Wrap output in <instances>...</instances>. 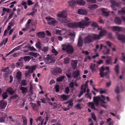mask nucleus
I'll use <instances>...</instances> for the list:
<instances>
[{
    "instance_id": "nucleus-1",
    "label": "nucleus",
    "mask_w": 125,
    "mask_h": 125,
    "mask_svg": "<svg viewBox=\"0 0 125 125\" xmlns=\"http://www.w3.org/2000/svg\"><path fill=\"white\" fill-rule=\"evenodd\" d=\"M91 22V21L86 22L83 20L78 22L70 23L68 24V27L71 28H76L79 27L80 28H84L85 27L89 25Z\"/></svg>"
},
{
    "instance_id": "nucleus-2",
    "label": "nucleus",
    "mask_w": 125,
    "mask_h": 125,
    "mask_svg": "<svg viewBox=\"0 0 125 125\" xmlns=\"http://www.w3.org/2000/svg\"><path fill=\"white\" fill-rule=\"evenodd\" d=\"M105 99V97L104 96L101 95L100 97L97 96L94 97L93 100L95 105L97 106L99 104V101H100L101 102L100 104V106L106 109L107 106L105 105V104H106V102L104 101Z\"/></svg>"
},
{
    "instance_id": "nucleus-3",
    "label": "nucleus",
    "mask_w": 125,
    "mask_h": 125,
    "mask_svg": "<svg viewBox=\"0 0 125 125\" xmlns=\"http://www.w3.org/2000/svg\"><path fill=\"white\" fill-rule=\"evenodd\" d=\"M63 47L62 49L63 51H66L68 54L73 53L74 51L73 48L72 46L68 44L66 45H62Z\"/></svg>"
},
{
    "instance_id": "nucleus-4",
    "label": "nucleus",
    "mask_w": 125,
    "mask_h": 125,
    "mask_svg": "<svg viewBox=\"0 0 125 125\" xmlns=\"http://www.w3.org/2000/svg\"><path fill=\"white\" fill-rule=\"evenodd\" d=\"M80 71L77 69H76L75 71H73V72L72 76L74 79H76V80H79L80 79Z\"/></svg>"
},
{
    "instance_id": "nucleus-5",
    "label": "nucleus",
    "mask_w": 125,
    "mask_h": 125,
    "mask_svg": "<svg viewBox=\"0 0 125 125\" xmlns=\"http://www.w3.org/2000/svg\"><path fill=\"white\" fill-rule=\"evenodd\" d=\"M45 19L47 20L49 24L52 25H55L56 24V21L53 18L48 17H46Z\"/></svg>"
},
{
    "instance_id": "nucleus-6",
    "label": "nucleus",
    "mask_w": 125,
    "mask_h": 125,
    "mask_svg": "<svg viewBox=\"0 0 125 125\" xmlns=\"http://www.w3.org/2000/svg\"><path fill=\"white\" fill-rule=\"evenodd\" d=\"M44 60L47 64L54 63V60L52 58V56H50L49 54L47 55L46 57L44 58Z\"/></svg>"
},
{
    "instance_id": "nucleus-7",
    "label": "nucleus",
    "mask_w": 125,
    "mask_h": 125,
    "mask_svg": "<svg viewBox=\"0 0 125 125\" xmlns=\"http://www.w3.org/2000/svg\"><path fill=\"white\" fill-rule=\"evenodd\" d=\"M93 41L91 35H88L85 37L84 39V43L85 44H89Z\"/></svg>"
},
{
    "instance_id": "nucleus-8",
    "label": "nucleus",
    "mask_w": 125,
    "mask_h": 125,
    "mask_svg": "<svg viewBox=\"0 0 125 125\" xmlns=\"http://www.w3.org/2000/svg\"><path fill=\"white\" fill-rule=\"evenodd\" d=\"M103 47L104 48L103 51L104 54V55L109 54L110 52V50L109 49L107 48L106 46H104L103 44H101L100 45V50H101Z\"/></svg>"
},
{
    "instance_id": "nucleus-9",
    "label": "nucleus",
    "mask_w": 125,
    "mask_h": 125,
    "mask_svg": "<svg viewBox=\"0 0 125 125\" xmlns=\"http://www.w3.org/2000/svg\"><path fill=\"white\" fill-rule=\"evenodd\" d=\"M67 15L66 11L63 10L61 12H59L57 15V16L58 17L62 18L61 19H63L66 17Z\"/></svg>"
},
{
    "instance_id": "nucleus-10",
    "label": "nucleus",
    "mask_w": 125,
    "mask_h": 125,
    "mask_svg": "<svg viewBox=\"0 0 125 125\" xmlns=\"http://www.w3.org/2000/svg\"><path fill=\"white\" fill-rule=\"evenodd\" d=\"M52 73L54 75H56L62 73V70L60 68H57L51 71Z\"/></svg>"
},
{
    "instance_id": "nucleus-11",
    "label": "nucleus",
    "mask_w": 125,
    "mask_h": 125,
    "mask_svg": "<svg viewBox=\"0 0 125 125\" xmlns=\"http://www.w3.org/2000/svg\"><path fill=\"white\" fill-rule=\"evenodd\" d=\"M116 35H117L118 39L122 42H125V37L124 35L119 34L118 32L116 33Z\"/></svg>"
},
{
    "instance_id": "nucleus-12",
    "label": "nucleus",
    "mask_w": 125,
    "mask_h": 125,
    "mask_svg": "<svg viewBox=\"0 0 125 125\" xmlns=\"http://www.w3.org/2000/svg\"><path fill=\"white\" fill-rule=\"evenodd\" d=\"M105 63L107 65H112V64L113 62L111 57L109 56H107Z\"/></svg>"
},
{
    "instance_id": "nucleus-13",
    "label": "nucleus",
    "mask_w": 125,
    "mask_h": 125,
    "mask_svg": "<svg viewBox=\"0 0 125 125\" xmlns=\"http://www.w3.org/2000/svg\"><path fill=\"white\" fill-rule=\"evenodd\" d=\"M7 102L5 101L4 100L0 101V109H5L7 105Z\"/></svg>"
},
{
    "instance_id": "nucleus-14",
    "label": "nucleus",
    "mask_w": 125,
    "mask_h": 125,
    "mask_svg": "<svg viewBox=\"0 0 125 125\" xmlns=\"http://www.w3.org/2000/svg\"><path fill=\"white\" fill-rule=\"evenodd\" d=\"M36 35L38 38L42 39L45 38V33L44 31L39 32L37 33Z\"/></svg>"
},
{
    "instance_id": "nucleus-15",
    "label": "nucleus",
    "mask_w": 125,
    "mask_h": 125,
    "mask_svg": "<svg viewBox=\"0 0 125 125\" xmlns=\"http://www.w3.org/2000/svg\"><path fill=\"white\" fill-rule=\"evenodd\" d=\"M59 21L62 23H66L68 25V24L70 22V20L69 19H67L65 18L63 19H59Z\"/></svg>"
},
{
    "instance_id": "nucleus-16",
    "label": "nucleus",
    "mask_w": 125,
    "mask_h": 125,
    "mask_svg": "<svg viewBox=\"0 0 125 125\" xmlns=\"http://www.w3.org/2000/svg\"><path fill=\"white\" fill-rule=\"evenodd\" d=\"M83 44V40L81 37H79L78 41L77 46L78 47H81Z\"/></svg>"
},
{
    "instance_id": "nucleus-17",
    "label": "nucleus",
    "mask_w": 125,
    "mask_h": 125,
    "mask_svg": "<svg viewBox=\"0 0 125 125\" xmlns=\"http://www.w3.org/2000/svg\"><path fill=\"white\" fill-rule=\"evenodd\" d=\"M77 62V60H72L71 63V66L73 69H75L76 68Z\"/></svg>"
},
{
    "instance_id": "nucleus-18",
    "label": "nucleus",
    "mask_w": 125,
    "mask_h": 125,
    "mask_svg": "<svg viewBox=\"0 0 125 125\" xmlns=\"http://www.w3.org/2000/svg\"><path fill=\"white\" fill-rule=\"evenodd\" d=\"M112 28L114 31H119L122 30L123 28L122 27H119L114 26L112 27Z\"/></svg>"
},
{
    "instance_id": "nucleus-19",
    "label": "nucleus",
    "mask_w": 125,
    "mask_h": 125,
    "mask_svg": "<svg viewBox=\"0 0 125 125\" xmlns=\"http://www.w3.org/2000/svg\"><path fill=\"white\" fill-rule=\"evenodd\" d=\"M114 22L115 24L117 25H120L121 23V21L119 17H116L115 18Z\"/></svg>"
},
{
    "instance_id": "nucleus-20",
    "label": "nucleus",
    "mask_w": 125,
    "mask_h": 125,
    "mask_svg": "<svg viewBox=\"0 0 125 125\" xmlns=\"http://www.w3.org/2000/svg\"><path fill=\"white\" fill-rule=\"evenodd\" d=\"M22 73L20 72H17L16 75V78L17 79L18 81H20L21 79Z\"/></svg>"
},
{
    "instance_id": "nucleus-21",
    "label": "nucleus",
    "mask_w": 125,
    "mask_h": 125,
    "mask_svg": "<svg viewBox=\"0 0 125 125\" xmlns=\"http://www.w3.org/2000/svg\"><path fill=\"white\" fill-rule=\"evenodd\" d=\"M91 35L93 41L95 40H99L101 37L99 34L98 35L94 34Z\"/></svg>"
},
{
    "instance_id": "nucleus-22",
    "label": "nucleus",
    "mask_w": 125,
    "mask_h": 125,
    "mask_svg": "<svg viewBox=\"0 0 125 125\" xmlns=\"http://www.w3.org/2000/svg\"><path fill=\"white\" fill-rule=\"evenodd\" d=\"M69 6L73 7L74 6L75 4L76 3V1H75L74 0H70V1L68 2Z\"/></svg>"
},
{
    "instance_id": "nucleus-23",
    "label": "nucleus",
    "mask_w": 125,
    "mask_h": 125,
    "mask_svg": "<svg viewBox=\"0 0 125 125\" xmlns=\"http://www.w3.org/2000/svg\"><path fill=\"white\" fill-rule=\"evenodd\" d=\"M78 12L79 14L82 15L86 14L87 13V12L86 10L83 9L79 10Z\"/></svg>"
},
{
    "instance_id": "nucleus-24",
    "label": "nucleus",
    "mask_w": 125,
    "mask_h": 125,
    "mask_svg": "<svg viewBox=\"0 0 125 125\" xmlns=\"http://www.w3.org/2000/svg\"><path fill=\"white\" fill-rule=\"evenodd\" d=\"M76 3L82 6L85 4V2L83 0H76Z\"/></svg>"
},
{
    "instance_id": "nucleus-25",
    "label": "nucleus",
    "mask_w": 125,
    "mask_h": 125,
    "mask_svg": "<svg viewBox=\"0 0 125 125\" xmlns=\"http://www.w3.org/2000/svg\"><path fill=\"white\" fill-rule=\"evenodd\" d=\"M96 65L95 64L92 63L90 67V68L92 72H94L96 70L95 68Z\"/></svg>"
},
{
    "instance_id": "nucleus-26",
    "label": "nucleus",
    "mask_w": 125,
    "mask_h": 125,
    "mask_svg": "<svg viewBox=\"0 0 125 125\" xmlns=\"http://www.w3.org/2000/svg\"><path fill=\"white\" fill-rule=\"evenodd\" d=\"M68 97V95H66L64 94H63L60 95V99L63 100H67Z\"/></svg>"
},
{
    "instance_id": "nucleus-27",
    "label": "nucleus",
    "mask_w": 125,
    "mask_h": 125,
    "mask_svg": "<svg viewBox=\"0 0 125 125\" xmlns=\"http://www.w3.org/2000/svg\"><path fill=\"white\" fill-rule=\"evenodd\" d=\"M20 90L21 91L23 94H26L28 91V88L27 87L21 86L20 88Z\"/></svg>"
},
{
    "instance_id": "nucleus-28",
    "label": "nucleus",
    "mask_w": 125,
    "mask_h": 125,
    "mask_svg": "<svg viewBox=\"0 0 125 125\" xmlns=\"http://www.w3.org/2000/svg\"><path fill=\"white\" fill-rule=\"evenodd\" d=\"M7 92H9V94L11 95L13 94L14 93V91L13 90L12 88L9 87L6 90Z\"/></svg>"
},
{
    "instance_id": "nucleus-29",
    "label": "nucleus",
    "mask_w": 125,
    "mask_h": 125,
    "mask_svg": "<svg viewBox=\"0 0 125 125\" xmlns=\"http://www.w3.org/2000/svg\"><path fill=\"white\" fill-rule=\"evenodd\" d=\"M49 48L48 47L43 46L41 49L43 52L44 54H46Z\"/></svg>"
},
{
    "instance_id": "nucleus-30",
    "label": "nucleus",
    "mask_w": 125,
    "mask_h": 125,
    "mask_svg": "<svg viewBox=\"0 0 125 125\" xmlns=\"http://www.w3.org/2000/svg\"><path fill=\"white\" fill-rule=\"evenodd\" d=\"M106 33V31L105 30H102L99 33V34L101 37L105 35Z\"/></svg>"
},
{
    "instance_id": "nucleus-31",
    "label": "nucleus",
    "mask_w": 125,
    "mask_h": 125,
    "mask_svg": "<svg viewBox=\"0 0 125 125\" xmlns=\"http://www.w3.org/2000/svg\"><path fill=\"white\" fill-rule=\"evenodd\" d=\"M35 46L37 48H38L39 49H41V43L39 41L36 42L35 44Z\"/></svg>"
},
{
    "instance_id": "nucleus-32",
    "label": "nucleus",
    "mask_w": 125,
    "mask_h": 125,
    "mask_svg": "<svg viewBox=\"0 0 125 125\" xmlns=\"http://www.w3.org/2000/svg\"><path fill=\"white\" fill-rule=\"evenodd\" d=\"M18 50L17 48V47L15 48H14L11 51H10V52H9L6 55V56H5V57H6L7 56H8L10 54H11L12 53L14 52L15 51H17Z\"/></svg>"
},
{
    "instance_id": "nucleus-33",
    "label": "nucleus",
    "mask_w": 125,
    "mask_h": 125,
    "mask_svg": "<svg viewBox=\"0 0 125 125\" xmlns=\"http://www.w3.org/2000/svg\"><path fill=\"white\" fill-rule=\"evenodd\" d=\"M114 71L116 73L118 74L119 73V66L118 64H117L114 69Z\"/></svg>"
},
{
    "instance_id": "nucleus-34",
    "label": "nucleus",
    "mask_w": 125,
    "mask_h": 125,
    "mask_svg": "<svg viewBox=\"0 0 125 125\" xmlns=\"http://www.w3.org/2000/svg\"><path fill=\"white\" fill-rule=\"evenodd\" d=\"M24 60L25 62L28 61V62L31 59V57L29 56H24L23 57Z\"/></svg>"
},
{
    "instance_id": "nucleus-35",
    "label": "nucleus",
    "mask_w": 125,
    "mask_h": 125,
    "mask_svg": "<svg viewBox=\"0 0 125 125\" xmlns=\"http://www.w3.org/2000/svg\"><path fill=\"white\" fill-rule=\"evenodd\" d=\"M88 106L90 107L91 109H95V108L94 103L92 102H89L88 103Z\"/></svg>"
},
{
    "instance_id": "nucleus-36",
    "label": "nucleus",
    "mask_w": 125,
    "mask_h": 125,
    "mask_svg": "<svg viewBox=\"0 0 125 125\" xmlns=\"http://www.w3.org/2000/svg\"><path fill=\"white\" fill-rule=\"evenodd\" d=\"M65 77L64 76H61L58 78L56 79L57 82H60L62 81Z\"/></svg>"
},
{
    "instance_id": "nucleus-37",
    "label": "nucleus",
    "mask_w": 125,
    "mask_h": 125,
    "mask_svg": "<svg viewBox=\"0 0 125 125\" xmlns=\"http://www.w3.org/2000/svg\"><path fill=\"white\" fill-rule=\"evenodd\" d=\"M31 103L32 104V107L33 109L34 110H37L38 108L37 105L35 103Z\"/></svg>"
},
{
    "instance_id": "nucleus-38",
    "label": "nucleus",
    "mask_w": 125,
    "mask_h": 125,
    "mask_svg": "<svg viewBox=\"0 0 125 125\" xmlns=\"http://www.w3.org/2000/svg\"><path fill=\"white\" fill-rule=\"evenodd\" d=\"M2 97H3V99H5L8 97V95H7V94L5 92H4L2 94Z\"/></svg>"
},
{
    "instance_id": "nucleus-39",
    "label": "nucleus",
    "mask_w": 125,
    "mask_h": 125,
    "mask_svg": "<svg viewBox=\"0 0 125 125\" xmlns=\"http://www.w3.org/2000/svg\"><path fill=\"white\" fill-rule=\"evenodd\" d=\"M18 96V95L16 94L13 95V96L10 97V100L13 99H17L19 98Z\"/></svg>"
},
{
    "instance_id": "nucleus-40",
    "label": "nucleus",
    "mask_w": 125,
    "mask_h": 125,
    "mask_svg": "<svg viewBox=\"0 0 125 125\" xmlns=\"http://www.w3.org/2000/svg\"><path fill=\"white\" fill-rule=\"evenodd\" d=\"M27 84L26 81L25 80H23L22 81L21 83V86H25Z\"/></svg>"
},
{
    "instance_id": "nucleus-41",
    "label": "nucleus",
    "mask_w": 125,
    "mask_h": 125,
    "mask_svg": "<svg viewBox=\"0 0 125 125\" xmlns=\"http://www.w3.org/2000/svg\"><path fill=\"white\" fill-rule=\"evenodd\" d=\"M102 14L103 15L107 16L108 15V12H106L104 9H102Z\"/></svg>"
},
{
    "instance_id": "nucleus-42",
    "label": "nucleus",
    "mask_w": 125,
    "mask_h": 125,
    "mask_svg": "<svg viewBox=\"0 0 125 125\" xmlns=\"http://www.w3.org/2000/svg\"><path fill=\"white\" fill-rule=\"evenodd\" d=\"M112 4H113L115 6H116L117 7H119L120 6L119 3H118L116 2L115 1H113L112 2Z\"/></svg>"
},
{
    "instance_id": "nucleus-43",
    "label": "nucleus",
    "mask_w": 125,
    "mask_h": 125,
    "mask_svg": "<svg viewBox=\"0 0 125 125\" xmlns=\"http://www.w3.org/2000/svg\"><path fill=\"white\" fill-rule=\"evenodd\" d=\"M118 13L119 14H124L125 13V10L122 9L121 10L118 11Z\"/></svg>"
},
{
    "instance_id": "nucleus-44",
    "label": "nucleus",
    "mask_w": 125,
    "mask_h": 125,
    "mask_svg": "<svg viewBox=\"0 0 125 125\" xmlns=\"http://www.w3.org/2000/svg\"><path fill=\"white\" fill-rule=\"evenodd\" d=\"M9 67H8L3 68L2 70V71L5 72H9Z\"/></svg>"
},
{
    "instance_id": "nucleus-45",
    "label": "nucleus",
    "mask_w": 125,
    "mask_h": 125,
    "mask_svg": "<svg viewBox=\"0 0 125 125\" xmlns=\"http://www.w3.org/2000/svg\"><path fill=\"white\" fill-rule=\"evenodd\" d=\"M52 52L53 54L56 56L58 54V52L54 48H53L52 50Z\"/></svg>"
},
{
    "instance_id": "nucleus-46",
    "label": "nucleus",
    "mask_w": 125,
    "mask_h": 125,
    "mask_svg": "<svg viewBox=\"0 0 125 125\" xmlns=\"http://www.w3.org/2000/svg\"><path fill=\"white\" fill-rule=\"evenodd\" d=\"M55 89V91L56 92H57L59 91V85L57 84L55 85L54 87Z\"/></svg>"
},
{
    "instance_id": "nucleus-47",
    "label": "nucleus",
    "mask_w": 125,
    "mask_h": 125,
    "mask_svg": "<svg viewBox=\"0 0 125 125\" xmlns=\"http://www.w3.org/2000/svg\"><path fill=\"white\" fill-rule=\"evenodd\" d=\"M28 49L31 51H36L37 50L35 49L34 47H33L29 46Z\"/></svg>"
},
{
    "instance_id": "nucleus-48",
    "label": "nucleus",
    "mask_w": 125,
    "mask_h": 125,
    "mask_svg": "<svg viewBox=\"0 0 125 125\" xmlns=\"http://www.w3.org/2000/svg\"><path fill=\"white\" fill-rule=\"evenodd\" d=\"M90 95H91V93L89 94L88 93H87L85 94V97H87L88 98H89L90 99H91V97Z\"/></svg>"
},
{
    "instance_id": "nucleus-49",
    "label": "nucleus",
    "mask_w": 125,
    "mask_h": 125,
    "mask_svg": "<svg viewBox=\"0 0 125 125\" xmlns=\"http://www.w3.org/2000/svg\"><path fill=\"white\" fill-rule=\"evenodd\" d=\"M90 7L91 9L96 8L98 7V6L96 4L92 5L90 6Z\"/></svg>"
},
{
    "instance_id": "nucleus-50",
    "label": "nucleus",
    "mask_w": 125,
    "mask_h": 125,
    "mask_svg": "<svg viewBox=\"0 0 125 125\" xmlns=\"http://www.w3.org/2000/svg\"><path fill=\"white\" fill-rule=\"evenodd\" d=\"M2 10L3 12L6 11L7 12H9L10 11V9L9 8H6L4 7H3Z\"/></svg>"
},
{
    "instance_id": "nucleus-51",
    "label": "nucleus",
    "mask_w": 125,
    "mask_h": 125,
    "mask_svg": "<svg viewBox=\"0 0 125 125\" xmlns=\"http://www.w3.org/2000/svg\"><path fill=\"white\" fill-rule=\"evenodd\" d=\"M5 116H2L0 117V122H3L5 121Z\"/></svg>"
},
{
    "instance_id": "nucleus-52",
    "label": "nucleus",
    "mask_w": 125,
    "mask_h": 125,
    "mask_svg": "<svg viewBox=\"0 0 125 125\" xmlns=\"http://www.w3.org/2000/svg\"><path fill=\"white\" fill-rule=\"evenodd\" d=\"M115 92L117 94H118L119 93L120 90L119 87L118 86H117L116 87L115 89Z\"/></svg>"
},
{
    "instance_id": "nucleus-53",
    "label": "nucleus",
    "mask_w": 125,
    "mask_h": 125,
    "mask_svg": "<svg viewBox=\"0 0 125 125\" xmlns=\"http://www.w3.org/2000/svg\"><path fill=\"white\" fill-rule=\"evenodd\" d=\"M91 26L93 27H98V26L97 25V23L95 22H93V23L91 24Z\"/></svg>"
},
{
    "instance_id": "nucleus-54",
    "label": "nucleus",
    "mask_w": 125,
    "mask_h": 125,
    "mask_svg": "<svg viewBox=\"0 0 125 125\" xmlns=\"http://www.w3.org/2000/svg\"><path fill=\"white\" fill-rule=\"evenodd\" d=\"M87 2L92 3H95L96 2V0H86Z\"/></svg>"
},
{
    "instance_id": "nucleus-55",
    "label": "nucleus",
    "mask_w": 125,
    "mask_h": 125,
    "mask_svg": "<svg viewBox=\"0 0 125 125\" xmlns=\"http://www.w3.org/2000/svg\"><path fill=\"white\" fill-rule=\"evenodd\" d=\"M70 91V89L69 87H67L65 90V93L66 94H68L69 93Z\"/></svg>"
},
{
    "instance_id": "nucleus-56",
    "label": "nucleus",
    "mask_w": 125,
    "mask_h": 125,
    "mask_svg": "<svg viewBox=\"0 0 125 125\" xmlns=\"http://www.w3.org/2000/svg\"><path fill=\"white\" fill-rule=\"evenodd\" d=\"M70 87L72 88L74 87V83L73 82H71L69 84Z\"/></svg>"
},
{
    "instance_id": "nucleus-57",
    "label": "nucleus",
    "mask_w": 125,
    "mask_h": 125,
    "mask_svg": "<svg viewBox=\"0 0 125 125\" xmlns=\"http://www.w3.org/2000/svg\"><path fill=\"white\" fill-rule=\"evenodd\" d=\"M64 62L65 63H67L69 62V59L67 58L66 57L64 58Z\"/></svg>"
},
{
    "instance_id": "nucleus-58",
    "label": "nucleus",
    "mask_w": 125,
    "mask_h": 125,
    "mask_svg": "<svg viewBox=\"0 0 125 125\" xmlns=\"http://www.w3.org/2000/svg\"><path fill=\"white\" fill-rule=\"evenodd\" d=\"M92 116L94 121H96V118L94 114H92Z\"/></svg>"
},
{
    "instance_id": "nucleus-59",
    "label": "nucleus",
    "mask_w": 125,
    "mask_h": 125,
    "mask_svg": "<svg viewBox=\"0 0 125 125\" xmlns=\"http://www.w3.org/2000/svg\"><path fill=\"white\" fill-rule=\"evenodd\" d=\"M69 101H70V102L68 103L69 105H70V106H73V101L72 100H70Z\"/></svg>"
},
{
    "instance_id": "nucleus-60",
    "label": "nucleus",
    "mask_w": 125,
    "mask_h": 125,
    "mask_svg": "<svg viewBox=\"0 0 125 125\" xmlns=\"http://www.w3.org/2000/svg\"><path fill=\"white\" fill-rule=\"evenodd\" d=\"M14 30V28L10 30L9 33V35H10L12 34Z\"/></svg>"
},
{
    "instance_id": "nucleus-61",
    "label": "nucleus",
    "mask_w": 125,
    "mask_h": 125,
    "mask_svg": "<svg viewBox=\"0 0 125 125\" xmlns=\"http://www.w3.org/2000/svg\"><path fill=\"white\" fill-rule=\"evenodd\" d=\"M100 75L101 77L103 78L104 77L106 76V75H105V74L104 72L102 73L101 72L100 73Z\"/></svg>"
},
{
    "instance_id": "nucleus-62",
    "label": "nucleus",
    "mask_w": 125,
    "mask_h": 125,
    "mask_svg": "<svg viewBox=\"0 0 125 125\" xmlns=\"http://www.w3.org/2000/svg\"><path fill=\"white\" fill-rule=\"evenodd\" d=\"M75 107H76L77 109H81L82 108L81 107L80 105L79 104H78L75 105Z\"/></svg>"
},
{
    "instance_id": "nucleus-63",
    "label": "nucleus",
    "mask_w": 125,
    "mask_h": 125,
    "mask_svg": "<svg viewBox=\"0 0 125 125\" xmlns=\"http://www.w3.org/2000/svg\"><path fill=\"white\" fill-rule=\"evenodd\" d=\"M55 83V81L53 79L51 80L50 82V84L52 85V84L54 83Z\"/></svg>"
},
{
    "instance_id": "nucleus-64",
    "label": "nucleus",
    "mask_w": 125,
    "mask_h": 125,
    "mask_svg": "<svg viewBox=\"0 0 125 125\" xmlns=\"http://www.w3.org/2000/svg\"><path fill=\"white\" fill-rule=\"evenodd\" d=\"M28 5H31L33 4L32 1L30 0H28Z\"/></svg>"
}]
</instances>
